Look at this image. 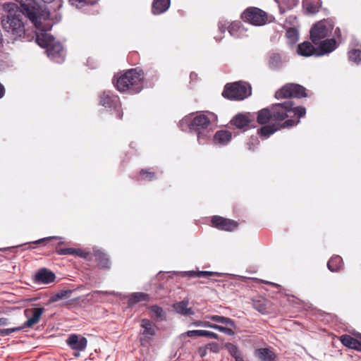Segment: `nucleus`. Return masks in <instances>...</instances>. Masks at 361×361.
I'll list each match as a JSON object with an SVG mask.
<instances>
[{
  "label": "nucleus",
  "instance_id": "nucleus-33",
  "mask_svg": "<svg viewBox=\"0 0 361 361\" xmlns=\"http://www.w3.org/2000/svg\"><path fill=\"white\" fill-rule=\"evenodd\" d=\"M207 317L214 322L224 324L226 326H229L231 327H235L234 321L228 317L219 315H211L207 316Z\"/></svg>",
  "mask_w": 361,
  "mask_h": 361
},
{
  "label": "nucleus",
  "instance_id": "nucleus-21",
  "mask_svg": "<svg viewBox=\"0 0 361 361\" xmlns=\"http://www.w3.org/2000/svg\"><path fill=\"white\" fill-rule=\"evenodd\" d=\"M94 257L97 265L101 269H109L110 268V260L107 255L102 250H94Z\"/></svg>",
  "mask_w": 361,
  "mask_h": 361
},
{
  "label": "nucleus",
  "instance_id": "nucleus-25",
  "mask_svg": "<svg viewBox=\"0 0 361 361\" xmlns=\"http://www.w3.org/2000/svg\"><path fill=\"white\" fill-rule=\"evenodd\" d=\"M170 6V0H154L152 4V12L154 14H160L168 10Z\"/></svg>",
  "mask_w": 361,
  "mask_h": 361
},
{
  "label": "nucleus",
  "instance_id": "nucleus-30",
  "mask_svg": "<svg viewBox=\"0 0 361 361\" xmlns=\"http://www.w3.org/2000/svg\"><path fill=\"white\" fill-rule=\"evenodd\" d=\"M186 334L189 337L205 336L210 338L219 339V335L217 334L206 330H191L187 331Z\"/></svg>",
  "mask_w": 361,
  "mask_h": 361
},
{
  "label": "nucleus",
  "instance_id": "nucleus-4",
  "mask_svg": "<svg viewBox=\"0 0 361 361\" xmlns=\"http://www.w3.org/2000/svg\"><path fill=\"white\" fill-rule=\"evenodd\" d=\"M20 4L22 12L37 29H39L42 22L49 18L50 13L46 6H40L35 0H16Z\"/></svg>",
  "mask_w": 361,
  "mask_h": 361
},
{
  "label": "nucleus",
  "instance_id": "nucleus-22",
  "mask_svg": "<svg viewBox=\"0 0 361 361\" xmlns=\"http://www.w3.org/2000/svg\"><path fill=\"white\" fill-rule=\"evenodd\" d=\"M255 355L259 361H273L276 358L275 353L267 348L257 349L255 350Z\"/></svg>",
  "mask_w": 361,
  "mask_h": 361
},
{
  "label": "nucleus",
  "instance_id": "nucleus-59",
  "mask_svg": "<svg viewBox=\"0 0 361 361\" xmlns=\"http://www.w3.org/2000/svg\"><path fill=\"white\" fill-rule=\"evenodd\" d=\"M27 312H28V310H25V314L27 316Z\"/></svg>",
  "mask_w": 361,
  "mask_h": 361
},
{
  "label": "nucleus",
  "instance_id": "nucleus-14",
  "mask_svg": "<svg viewBox=\"0 0 361 361\" xmlns=\"http://www.w3.org/2000/svg\"><path fill=\"white\" fill-rule=\"evenodd\" d=\"M255 116L250 113H240L235 115L231 121V125L235 128L247 130L251 128H254Z\"/></svg>",
  "mask_w": 361,
  "mask_h": 361
},
{
  "label": "nucleus",
  "instance_id": "nucleus-15",
  "mask_svg": "<svg viewBox=\"0 0 361 361\" xmlns=\"http://www.w3.org/2000/svg\"><path fill=\"white\" fill-rule=\"evenodd\" d=\"M211 226L219 230L233 231L238 228V223L234 220L215 215L211 219Z\"/></svg>",
  "mask_w": 361,
  "mask_h": 361
},
{
  "label": "nucleus",
  "instance_id": "nucleus-6",
  "mask_svg": "<svg viewBox=\"0 0 361 361\" xmlns=\"http://www.w3.org/2000/svg\"><path fill=\"white\" fill-rule=\"evenodd\" d=\"M336 47V42L334 39L323 41L320 45L314 46L310 42L305 41L299 44L296 52L298 55L308 57L311 56H322L334 51Z\"/></svg>",
  "mask_w": 361,
  "mask_h": 361
},
{
  "label": "nucleus",
  "instance_id": "nucleus-35",
  "mask_svg": "<svg viewBox=\"0 0 361 361\" xmlns=\"http://www.w3.org/2000/svg\"><path fill=\"white\" fill-rule=\"evenodd\" d=\"M72 293V291L71 290H61L56 294L53 295L51 298V302H56L59 300H62L64 298H68L70 297L71 294Z\"/></svg>",
  "mask_w": 361,
  "mask_h": 361
},
{
  "label": "nucleus",
  "instance_id": "nucleus-16",
  "mask_svg": "<svg viewBox=\"0 0 361 361\" xmlns=\"http://www.w3.org/2000/svg\"><path fill=\"white\" fill-rule=\"evenodd\" d=\"M140 326L143 329V331L141 333L142 336L140 337V341L142 345H145L146 343H149L152 339L153 336H155V326L150 320L147 319H142L141 320Z\"/></svg>",
  "mask_w": 361,
  "mask_h": 361
},
{
  "label": "nucleus",
  "instance_id": "nucleus-12",
  "mask_svg": "<svg viewBox=\"0 0 361 361\" xmlns=\"http://www.w3.org/2000/svg\"><path fill=\"white\" fill-rule=\"evenodd\" d=\"M99 99L101 105L106 108H113L116 118L122 119L123 113L118 96L110 92H104L100 94Z\"/></svg>",
  "mask_w": 361,
  "mask_h": 361
},
{
  "label": "nucleus",
  "instance_id": "nucleus-58",
  "mask_svg": "<svg viewBox=\"0 0 361 361\" xmlns=\"http://www.w3.org/2000/svg\"><path fill=\"white\" fill-rule=\"evenodd\" d=\"M262 283H265V284H272L271 283H269V282H267V281H261Z\"/></svg>",
  "mask_w": 361,
  "mask_h": 361
},
{
  "label": "nucleus",
  "instance_id": "nucleus-13",
  "mask_svg": "<svg viewBox=\"0 0 361 361\" xmlns=\"http://www.w3.org/2000/svg\"><path fill=\"white\" fill-rule=\"evenodd\" d=\"M242 18L249 23L261 26L267 22V16L264 11L257 8H249L242 13Z\"/></svg>",
  "mask_w": 361,
  "mask_h": 361
},
{
  "label": "nucleus",
  "instance_id": "nucleus-38",
  "mask_svg": "<svg viewBox=\"0 0 361 361\" xmlns=\"http://www.w3.org/2000/svg\"><path fill=\"white\" fill-rule=\"evenodd\" d=\"M140 175L143 176V179L149 181L155 179L156 178L155 173L150 169H141L140 171Z\"/></svg>",
  "mask_w": 361,
  "mask_h": 361
},
{
  "label": "nucleus",
  "instance_id": "nucleus-40",
  "mask_svg": "<svg viewBox=\"0 0 361 361\" xmlns=\"http://www.w3.org/2000/svg\"><path fill=\"white\" fill-rule=\"evenodd\" d=\"M225 348L227 349V350L228 351V353L233 357L241 353L239 350L237 345H235L231 343H226L225 344Z\"/></svg>",
  "mask_w": 361,
  "mask_h": 361
},
{
  "label": "nucleus",
  "instance_id": "nucleus-53",
  "mask_svg": "<svg viewBox=\"0 0 361 361\" xmlns=\"http://www.w3.org/2000/svg\"><path fill=\"white\" fill-rule=\"evenodd\" d=\"M204 321H195L192 322V325L195 326H203Z\"/></svg>",
  "mask_w": 361,
  "mask_h": 361
},
{
  "label": "nucleus",
  "instance_id": "nucleus-60",
  "mask_svg": "<svg viewBox=\"0 0 361 361\" xmlns=\"http://www.w3.org/2000/svg\"><path fill=\"white\" fill-rule=\"evenodd\" d=\"M0 250H2L1 249H0Z\"/></svg>",
  "mask_w": 361,
  "mask_h": 361
},
{
  "label": "nucleus",
  "instance_id": "nucleus-20",
  "mask_svg": "<svg viewBox=\"0 0 361 361\" xmlns=\"http://www.w3.org/2000/svg\"><path fill=\"white\" fill-rule=\"evenodd\" d=\"M232 137V134L226 130H218L213 138V142L216 145H225L228 144Z\"/></svg>",
  "mask_w": 361,
  "mask_h": 361
},
{
  "label": "nucleus",
  "instance_id": "nucleus-28",
  "mask_svg": "<svg viewBox=\"0 0 361 361\" xmlns=\"http://www.w3.org/2000/svg\"><path fill=\"white\" fill-rule=\"evenodd\" d=\"M303 7L308 13H316L319 11L322 3L320 0H303Z\"/></svg>",
  "mask_w": 361,
  "mask_h": 361
},
{
  "label": "nucleus",
  "instance_id": "nucleus-57",
  "mask_svg": "<svg viewBox=\"0 0 361 361\" xmlns=\"http://www.w3.org/2000/svg\"><path fill=\"white\" fill-rule=\"evenodd\" d=\"M4 66V64L3 61L0 60V67Z\"/></svg>",
  "mask_w": 361,
  "mask_h": 361
},
{
  "label": "nucleus",
  "instance_id": "nucleus-24",
  "mask_svg": "<svg viewBox=\"0 0 361 361\" xmlns=\"http://www.w3.org/2000/svg\"><path fill=\"white\" fill-rule=\"evenodd\" d=\"M268 305L269 301L263 297H259L252 300L253 308L263 314L268 313Z\"/></svg>",
  "mask_w": 361,
  "mask_h": 361
},
{
  "label": "nucleus",
  "instance_id": "nucleus-42",
  "mask_svg": "<svg viewBox=\"0 0 361 361\" xmlns=\"http://www.w3.org/2000/svg\"><path fill=\"white\" fill-rule=\"evenodd\" d=\"M235 329V326L231 327L229 326H223L217 325L216 330H218L220 332L224 333L228 336H233L235 334V331H234Z\"/></svg>",
  "mask_w": 361,
  "mask_h": 361
},
{
  "label": "nucleus",
  "instance_id": "nucleus-29",
  "mask_svg": "<svg viewBox=\"0 0 361 361\" xmlns=\"http://www.w3.org/2000/svg\"><path fill=\"white\" fill-rule=\"evenodd\" d=\"M149 300V296L147 293H134L132 295H130V296L128 300V305L129 307H132L140 302H142V301L148 302Z\"/></svg>",
  "mask_w": 361,
  "mask_h": 361
},
{
  "label": "nucleus",
  "instance_id": "nucleus-51",
  "mask_svg": "<svg viewBox=\"0 0 361 361\" xmlns=\"http://www.w3.org/2000/svg\"><path fill=\"white\" fill-rule=\"evenodd\" d=\"M5 94V88L4 85L0 82V99L2 98Z\"/></svg>",
  "mask_w": 361,
  "mask_h": 361
},
{
  "label": "nucleus",
  "instance_id": "nucleus-46",
  "mask_svg": "<svg viewBox=\"0 0 361 361\" xmlns=\"http://www.w3.org/2000/svg\"><path fill=\"white\" fill-rule=\"evenodd\" d=\"M11 324V320L9 318H8V317H1L0 318V326H8Z\"/></svg>",
  "mask_w": 361,
  "mask_h": 361
},
{
  "label": "nucleus",
  "instance_id": "nucleus-7",
  "mask_svg": "<svg viewBox=\"0 0 361 361\" xmlns=\"http://www.w3.org/2000/svg\"><path fill=\"white\" fill-rule=\"evenodd\" d=\"M37 33L36 42L42 47L47 48V53L49 58L56 59L63 57V48L62 44L55 40L53 36L39 27Z\"/></svg>",
  "mask_w": 361,
  "mask_h": 361
},
{
  "label": "nucleus",
  "instance_id": "nucleus-52",
  "mask_svg": "<svg viewBox=\"0 0 361 361\" xmlns=\"http://www.w3.org/2000/svg\"><path fill=\"white\" fill-rule=\"evenodd\" d=\"M235 359V361H244L242 353H239L236 356L233 357Z\"/></svg>",
  "mask_w": 361,
  "mask_h": 361
},
{
  "label": "nucleus",
  "instance_id": "nucleus-8",
  "mask_svg": "<svg viewBox=\"0 0 361 361\" xmlns=\"http://www.w3.org/2000/svg\"><path fill=\"white\" fill-rule=\"evenodd\" d=\"M251 87L245 82L227 83L222 92V96L230 100H243L251 94Z\"/></svg>",
  "mask_w": 361,
  "mask_h": 361
},
{
  "label": "nucleus",
  "instance_id": "nucleus-31",
  "mask_svg": "<svg viewBox=\"0 0 361 361\" xmlns=\"http://www.w3.org/2000/svg\"><path fill=\"white\" fill-rule=\"evenodd\" d=\"M185 275L189 277H203L209 278L211 276H219L217 272L208 271H190L185 273Z\"/></svg>",
  "mask_w": 361,
  "mask_h": 361
},
{
  "label": "nucleus",
  "instance_id": "nucleus-55",
  "mask_svg": "<svg viewBox=\"0 0 361 361\" xmlns=\"http://www.w3.org/2000/svg\"><path fill=\"white\" fill-rule=\"evenodd\" d=\"M238 26V24L235 23V24H233L232 25V27H231V29L229 30V32L231 33V35H234L233 34V29L235 27Z\"/></svg>",
  "mask_w": 361,
  "mask_h": 361
},
{
  "label": "nucleus",
  "instance_id": "nucleus-43",
  "mask_svg": "<svg viewBox=\"0 0 361 361\" xmlns=\"http://www.w3.org/2000/svg\"><path fill=\"white\" fill-rule=\"evenodd\" d=\"M111 294H113L112 292L102 291V290H94V291L91 292L89 295L92 296V299L99 300L98 296L107 295H111Z\"/></svg>",
  "mask_w": 361,
  "mask_h": 361
},
{
  "label": "nucleus",
  "instance_id": "nucleus-32",
  "mask_svg": "<svg viewBox=\"0 0 361 361\" xmlns=\"http://www.w3.org/2000/svg\"><path fill=\"white\" fill-rule=\"evenodd\" d=\"M286 36L289 44H295L299 39V32L298 29L295 26L287 28Z\"/></svg>",
  "mask_w": 361,
  "mask_h": 361
},
{
  "label": "nucleus",
  "instance_id": "nucleus-44",
  "mask_svg": "<svg viewBox=\"0 0 361 361\" xmlns=\"http://www.w3.org/2000/svg\"><path fill=\"white\" fill-rule=\"evenodd\" d=\"M207 345L208 349L210 350V351L215 353H219L221 350V346L219 345V344L217 343H215V342L210 343L207 344Z\"/></svg>",
  "mask_w": 361,
  "mask_h": 361
},
{
  "label": "nucleus",
  "instance_id": "nucleus-37",
  "mask_svg": "<svg viewBox=\"0 0 361 361\" xmlns=\"http://www.w3.org/2000/svg\"><path fill=\"white\" fill-rule=\"evenodd\" d=\"M99 0H69L71 4L78 8H82L85 6L93 5Z\"/></svg>",
  "mask_w": 361,
  "mask_h": 361
},
{
  "label": "nucleus",
  "instance_id": "nucleus-49",
  "mask_svg": "<svg viewBox=\"0 0 361 361\" xmlns=\"http://www.w3.org/2000/svg\"><path fill=\"white\" fill-rule=\"evenodd\" d=\"M217 325L218 324H212L209 322L204 321L203 326L216 329Z\"/></svg>",
  "mask_w": 361,
  "mask_h": 361
},
{
  "label": "nucleus",
  "instance_id": "nucleus-19",
  "mask_svg": "<svg viewBox=\"0 0 361 361\" xmlns=\"http://www.w3.org/2000/svg\"><path fill=\"white\" fill-rule=\"evenodd\" d=\"M35 280L37 282L47 284L55 280V274L45 268L41 269L36 274Z\"/></svg>",
  "mask_w": 361,
  "mask_h": 361
},
{
  "label": "nucleus",
  "instance_id": "nucleus-41",
  "mask_svg": "<svg viewBox=\"0 0 361 361\" xmlns=\"http://www.w3.org/2000/svg\"><path fill=\"white\" fill-rule=\"evenodd\" d=\"M76 248H59L56 250V253L61 255H75L78 254Z\"/></svg>",
  "mask_w": 361,
  "mask_h": 361
},
{
  "label": "nucleus",
  "instance_id": "nucleus-2",
  "mask_svg": "<svg viewBox=\"0 0 361 361\" xmlns=\"http://www.w3.org/2000/svg\"><path fill=\"white\" fill-rule=\"evenodd\" d=\"M6 13L1 18V25L4 31L9 33L14 38L21 37L24 35L25 29L23 20V14L18 5L15 3H6L3 5Z\"/></svg>",
  "mask_w": 361,
  "mask_h": 361
},
{
  "label": "nucleus",
  "instance_id": "nucleus-10",
  "mask_svg": "<svg viewBox=\"0 0 361 361\" xmlns=\"http://www.w3.org/2000/svg\"><path fill=\"white\" fill-rule=\"evenodd\" d=\"M30 311L32 312L31 317L23 325L7 329H0V336H7L25 328H32L34 325L37 324L39 322L44 310L42 307H35L32 308Z\"/></svg>",
  "mask_w": 361,
  "mask_h": 361
},
{
  "label": "nucleus",
  "instance_id": "nucleus-48",
  "mask_svg": "<svg viewBox=\"0 0 361 361\" xmlns=\"http://www.w3.org/2000/svg\"><path fill=\"white\" fill-rule=\"evenodd\" d=\"M207 350H208V348H207V345L204 347L199 348L198 353H199L200 356L201 357H204L207 355Z\"/></svg>",
  "mask_w": 361,
  "mask_h": 361
},
{
  "label": "nucleus",
  "instance_id": "nucleus-54",
  "mask_svg": "<svg viewBox=\"0 0 361 361\" xmlns=\"http://www.w3.org/2000/svg\"><path fill=\"white\" fill-rule=\"evenodd\" d=\"M55 4L57 5V8L59 9L62 6L63 2L61 0H56Z\"/></svg>",
  "mask_w": 361,
  "mask_h": 361
},
{
  "label": "nucleus",
  "instance_id": "nucleus-18",
  "mask_svg": "<svg viewBox=\"0 0 361 361\" xmlns=\"http://www.w3.org/2000/svg\"><path fill=\"white\" fill-rule=\"evenodd\" d=\"M66 342L72 349L79 351L84 350L87 343L86 338L76 334H71Z\"/></svg>",
  "mask_w": 361,
  "mask_h": 361
},
{
  "label": "nucleus",
  "instance_id": "nucleus-1",
  "mask_svg": "<svg viewBox=\"0 0 361 361\" xmlns=\"http://www.w3.org/2000/svg\"><path fill=\"white\" fill-rule=\"evenodd\" d=\"M306 114L302 106H295L291 101L276 103L257 112V121L260 125L274 122L281 128H288L298 125Z\"/></svg>",
  "mask_w": 361,
  "mask_h": 361
},
{
  "label": "nucleus",
  "instance_id": "nucleus-45",
  "mask_svg": "<svg viewBox=\"0 0 361 361\" xmlns=\"http://www.w3.org/2000/svg\"><path fill=\"white\" fill-rule=\"evenodd\" d=\"M77 252L78 254H76V256H78L86 259H90V253L89 252H86L81 249H78Z\"/></svg>",
  "mask_w": 361,
  "mask_h": 361
},
{
  "label": "nucleus",
  "instance_id": "nucleus-50",
  "mask_svg": "<svg viewBox=\"0 0 361 361\" xmlns=\"http://www.w3.org/2000/svg\"><path fill=\"white\" fill-rule=\"evenodd\" d=\"M228 24V23L219 22V28L221 32H224L225 31L226 28L227 27Z\"/></svg>",
  "mask_w": 361,
  "mask_h": 361
},
{
  "label": "nucleus",
  "instance_id": "nucleus-47",
  "mask_svg": "<svg viewBox=\"0 0 361 361\" xmlns=\"http://www.w3.org/2000/svg\"><path fill=\"white\" fill-rule=\"evenodd\" d=\"M54 238H55L54 237L44 238H42V239H39L38 240H36V241L33 242V243H35V244H44V245H45V243L47 242L50 241V240H51Z\"/></svg>",
  "mask_w": 361,
  "mask_h": 361
},
{
  "label": "nucleus",
  "instance_id": "nucleus-3",
  "mask_svg": "<svg viewBox=\"0 0 361 361\" xmlns=\"http://www.w3.org/2000/svg\"><path fill=\"white\" fill-rule=\"evenodd\" d=\"M143 72L140 69H128L126 72L118 76H114L113 82L116 88L121 92L128 91L132 93L139 92L142 88Z\"/></svg>",
  "mask_w": 361,
  "mask_h": 361
},
{
  "label": "nucleus",
  "instance_id": "nucleus-27",
  "mask_svg": "<svg viewBox=\"0 0 361 361\" xmlns=\"http://www.w3.org/2000/svg\"><path fill=\"white\" fill-rule=\"evenodd\" d=\"M343 259L339 255H334L327 263L328 269L332 272H338L343 268Z\"/></svg>",
  "mask_w": 361,
  "mask_h": 361
},
{
  "label": "nucleus",
  "instance_id": "nucleus-39",
  "mask_svg": "<svg viewBox=\"0 0 361 361\" xmlns=\"http://www.w3.org/2000/svg\"><path fill=\"white\" fill-rule=\"evenodd\" d=\"M151 312L153 314L152 317H154L157 319H162L164 317L163 309L157 305H152L149 307Z\"/></svg>",
  "mask_w": 361,
  "mask_h": 361
},
{
  "label": "nucleus",
  "instance_id": "nucleus-17",
  "mask_svg": "<svg viewBox=\"0 0 361 361\" xmlns=\"http://www.w3.org/2000/svg\"><path fill=\"white\" fill-rule=\"evenodd\" d=\"M357 338H355L348 334H343L339 337V341L348 348L361 351V334H357Z\"/></svg>",
  "mask_w": 361,
  "mask_h": 361
},
{
  "label": "nucleus",
  "instance_id": "nucleus-36",
  "mask_svg": "<svg viewBox=\"0 0 361 361\" xmlns=\"http://www.w3.org/2000/svg\"><path fill=\"white\" fill-rule=\"evenodd\" d=\"M348 59L355 64H359L361 61V50L359 49H355L349 51Z\"/></svg>",
  "mask_w": 361,
  "mask_h": 361
},
{
  "label": "nucleus",
  "instance_id": "nucleus-9",
  "mask_svg": "<svg viewBox=\"0 0 361 361\" xmlns=\"http://www.w3.org/2000/svg\"><path fill=\"white\" fill-rule=\"evenodd\" d=\"M334 28L330 20H322L315 23L310 30V37L315 45H320L329 37Z\"/></svg>",
  "mask_w": 361,
  "mask_h": 361
},
{
  "label": "nucleus",
  "instance_id": "nucleus-23",
  "mask_svg": "<svg viewBox=\"0 0 361 361\" xmlns=\"http://www.w3.org/2000/svg\"><path fill=\"white\" fill-rule=\"evenodd\" d=\"M264 126L257 130V133L259 135L267 137L274 133L276 131L281 129L274 122H269V123L264 124Z\"/></svg>",
  "mask_w": 361,
  "mask_h": 361
},
{
  "label": "nucleus",
  "instance_id": "nucleus-34",
  "mask_svg": "<svg viewBox=\"0 0 361 361\" xmlns=\"http://www.w3.org/2000/svg\"><path fill=\"white\" fill-rule=\"evenodd\" d=\"M286 61V57L279 53H273L269 56V64L273 66H281Z\"/></svg>",
  "mask_w": 361,
  "mask_h": 361
},
{
  "label": "nucleus",
  "instance_id": "nucleus-26",
  "mask_svg": "<svg viewBox=\"0 0 361 361\" xmlns=\"http://www.w3.org/2000/svg\"><path fill=\"white\" fill-rule=\"evenodd\" d=\"M188 301L183 300L178 302H176L173 305V308L176 312L185 315L189 316L194 314V311L190 307H188Z\"/></svg>",
  "mask_w": 361,
  "mask_h": 361
},
{
  "label": "nucleus",
  "instance_id": "nucleus-5",
  "mask_svg": "<svg viewBox=\"0 0 361 361\" xmlns=\"http://www.w3.org/2000/svg\"><path fill=\"white\" fill-rule=\"evenodd\" d=\"M209 116H213L214 115L212 113L199 114L194 116L189 123L190 129L197 133V141L200 145L207 142L213 131L211 118Z\"/></svg>",
  "mask_w": 361,
  "mask_h": 361
},
{
  "label": "nucleus",
  "instance_id": "nucleus-56",
  "mask_svg": "<svg viewBox=\"0 0 361 361\" xmlns=\"http://www.w3.org/2000/svg\"><path fill=\"white\" fill-rule=\"evenodd\" d=\"M42 1H44V3H51L54 0H42Z\"/></svg>",
  "mask_w": 361,
  "mask_h": 361
},
{
  "label": "nucleus",
  "instance_id": "nucleus-11",
  "mask_svg": "<svg viewBox=\"0 0 361 361\" xmlns=\"http://www.w3.org/2000/svg\"><path fill=\"white\" fill-rule=\"evenodd\" d=\"M307 96L306 89L295 83L286 84L275 93V97L278 99L290 97L301 98Z\"/></svg>",
  "mask_w": 361,
  "mask_h": 361
}]
</instances>
